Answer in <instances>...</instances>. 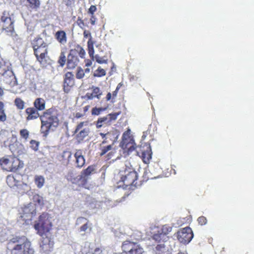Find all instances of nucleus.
Wrapping results in <instances>:
<instances>
[{"label": "nucleus", "mask_w": 254, "mask_h": 254, "mask_svg": "<svg viewBox=\"0 0 254 254\" xmlns=\"http://www.w3.org/2000/svg\"><path fill=\"white\" fill-rule=\"evenodd\" d=\"M7 248L11 250L12 254H34L31 243L25 236L16 237L10 239Z\"/></svg>", "instance_id": "f257e3e1"}, {"label": "nucleus", "mask_w": 254, "mask_h": 254, "mask_svg": "<svg viewBox=\"0 0 254 254\" xmlns=\"http://www.w3.org/2000/svg\"><path fill=\"white\" fill-rule=\"evenodd\" d=\"M27 113H30L27 117L28 120H33L40 117L42 125L45 126L48 130H54L59 125L58 118L52 115V112H43V115H40L39 112Z\"/></svg>", "instance_id": "f03ea898"}, {"label": "nucleus", "mask_w": 254, "mask_h": 254, "mask_svg": "<svg viewBox=\"0 0 254 254\" xmlns=\"http://www.w3.org/2000/svg\"><path fill=\"white\" fill-rule=\"evenodd\" d=\"M0 74H1V81L5 84L14 86L17 84L16 77L12 70L11 65L8 64L0 65Z\"/></svg>", "instance_id": "7ed1b4c3"}, {"label": "nucleus", "mask_w": 254, "mask_h": 254, "mask_svg": "<svg viewBox=\"0 0 254 254\" xmlns=\"http://www.w3.org/2000/svg\"><path fill=\"white\" fill-rule=\"evenodd\" d=\"M51 222L47 213H43L39 216L38 221L34 225L35 229L37 230L40 235H46L51 228Z\"/></svg>", "instance_id": "20e7f679"}, {"label": "nucleus", "mask_w": 254, "mask_h": 254, "mask_svg": "<svg viewBox=\"0 0 254 254\" xmlns=\"http://www.w3.org/2000/svg\"><path fill=\"white\" fill-rule=\"evenodd\" d=\"M121 181L126 186L132 185L137 180V173L134 170L126 166V168L120 172Z\"/></svg>", "instance_id": "39448f33"}, {"label": "nucleus", "mask_w": 254, "mask_h": 254, "mask_svg": "<svg viewBox=\"0 0 254 254\" xmlns=\"http://www.w3.org/2000/svg\"><path fill=\"white\" fill-rule=\"evenodd\" d=\"M177 237L179 242L182 244H188L193 237V234L190 227L182 228L177 232Z\"/></svg>", "instance_id": "423d86ee"}, {"label": "nucleus", "mask_w": 254, "mask_h": 254, "mask_svg": "<svg viewBox=\"0 0 254 254\" xmlns=\"http://www.w3.org/2000/svg\"><path fill=\"white\" fill-rule=\"evenodd\" d=\"M1 20L3 23V30L7 35L14 36L15 35L13 26L14 20L11 19V17L5 15V13H3V15L1 16Z\"/></svg>", "instance_id": "0eeeda50"}, {"label": "nucleus", "mask_w": 254, "mask_h": 254, "mask_svg": "<svg viewBox=\"0 0 254 254\" xmlns=\"http://www.w3.org/2000/svg\"><path fill=\"white\" fill-rule=\"evenodd\" d=\"M11 142L9 145V148L11 152L14 155H20L26 152L24 145L17 140L16 137L13 135L11 138Z\"/></svg>", "instance_id": "6e6552de"}, {"label": "nucleus", "mask_w": 254, "mask_h": 254, "mask_svg": "<svg viewBox=\"0 0 254 254\" xmlns=\"http://www.w3.org/2000/svg\"><path fill=\"white\" fill-rule=\"evenodd\" d=\"M47 46L48 45L46 44L39 48L36 47V49L34 50V55H35L37 61L40 62V64L43 66H46Z\"/></svg>", "instance_id": "1a4fd4ad"}, {"label": "nucleus", "mask_w": 254, "mask_h": 254, "mask_svg": "<svg viewBox=\"0 0 254 254\" xmlns=\"http://www.w3.org/2000/svg\"><path fill=\"white\" fill-rule=\"evenodd\" d=\"M77 52L75 50H71L67 56V66L69 69H73L77 66L79 59L77 56Z\"/></svg>", "instance_id": "9d476101"}, {"label": "nucleus", "mask_w": 254, "mask_h": 254, "mask_svg": "<svg viewBox=\"0 0 254 254\" xmlns=\"http://www.w3.org/2000/svg\"><path fill=\"white\" fill-rule=\"evenodd\" d=\"M119 113L110 114L105 117L100 118L98 119L96 123V126L97 128H100L104 124H109L111 121L116 120Z\"/></svg>", "instance_id": "9b49d317"}, {"label": "nucleus", "mask_w": 254, "mask_h": 254, "mask_svg": "<svg viewBox=\"0 0 254 254\" xmlns=\"http://www.w3.org/2000/svg\"><path fill=\"white\" fill-rule=\"evenodd\" d=\"M23 163L18 158H12L10 166L5 169L9 171L15 172L18 169L23 168Z\"/></svg>", "instance_id": "f8f14e48"}, {"label": "nucleus", "mask_w": 254, "mask_h": 254, "mask_svg": "<svg viewBox=\"0 0 254 254\" xmlns=\"http://www.w3.org/2000/svg\"><path fill=\"white\" fill-rule=\"evenodd\" d=\"M92 89H93L92 93H87L86 94V96L87 98L90 100L93 99L95 97L100 99L102 95V92L100 88L97 87L92 86Z\"/></svg>", "instance_id": "ddd939ff"}, {"label": "nucleus", "mask_w": 254, "mask_h": 254, "mask_svg": "<svg viewBox=\"0 0 254 254\" xmlns=\"http://www.w3.org/2000/svg\"><path fill=\"white\" fill-rule=\"evenodd\" d=\"M35 212V209L33 205L31 203L25 206L23 209V215L22 216L25 219L26 217H29L30 219L32 217Z\"/></svg>", "instance_id": "4468645a"}, {"label": "nucleus", "mask_w": 254, "mask_h": 254, "mask_svg": "<svg viewBox=\"0 0 254 254\" xmlns=\"http://www.w3.org/2000/svg\"><path fill=\"white\" fill-rule=\"evenodd\" d=\"M141 158L144 163L148 164L152 158V152L150 146H148L145 151L142 152Z\"/></svg>", "instance_id": "2eb2a0df"}, {"label": "nucleus", "mask_w": 254, "mask_h": 254, "mask_svg": "<svg viewBox=\"0 0 254 254\" xmlns=\"http://www.w3.org/2000/svg\"><path fill=\"white\" fill-rule=\"evenodd\" d=\"M55 37L57 41L61 44L64 45L66 43V33L63 30L57 31L56 33Z\"/></svg>", "instance_id": "dca6fc26"}, {"label": "nucleus", "mask_w": 254, "mask_h": 254, "mask_svg": "<svg viewBox=\"0 0 254 254\" xmlns=\"http://www.w3.org/2000/svg\"><path fill=\"white\" fill-rule=\"evenodd\" d=\"M74 157L76 158V164L77 167H81L85 164V159L82 155L80 150H78L74 154Z\"/></svg>", "instance_id": "f3484780"}, {"label": "nucleus", "mask_w": 254, "mask_h": 254, "mask_svg": "<svg viewBox=\"0 0 254 254\" xmlns=\"http://www.w3.org/2000/svg\"><path fill=\"white\" fill-rule=\"evenodd\" d=\"M74 84V75L71 72H67L65 74L64 86H72Z\"/></svg>", "instance_id": "a211bd4d"}, {"label": "nucleus", "mask_w": 254, "mask_h": 254, "mask_svg": "<svg viewBox=\"0 0 254 254\" xmlns=\"http://www.w3.org/2000/svg\"><path fill=\"white\" fill-rule=\"evenodd\" d=\"M81 179L82 175H77L73 171L69 172L67 175V179L73 184L77 183Z\"/></svg>", "instance_id": "6ab92c4d"}, {"label": "nucleus", "mask_w": 254, "mask_h": 254, "mask_svg": "<svg viewBox=\"0 0 254 254\" xmlns=\"http://www.w3.org/2000/svg\"><path fill=\"white\" fill-rule=\"evenodd\" d=\"M34 107L39 111H42L45 108V101L44 99L37 98L34 102Z\"/></svg>", "instance_id": "aec40b11"}, {"label": "nucleus", "mask_w": 254, "mask_h": 254, "mask_svg": "<svg viewBox=\"0 0 254 254\" xmlns=\"http://www.w3.org/2000/svg\"><path fill=\"white\" fill-rule=\"evenodd\" d=\"M32 48H33V50L36 49V47L39 48L42 46H44L47 43L44 42V40L42 38L40 37H37L35 38L32 42L31 43Z\"/></svg>", "instance_id": "412c9836"}, {"label": "nucleus", "mask_w": 254, "mask_h": 254, "mask_svg": "<svg viewBox=\"0 0 254 254\" xmlns=\"http://www.w3.org/2000/svg\"><path fill=\"white\" fill-rule=\"evenodd\" d=\"M153 240L157 242H160L161 241H165L167 240V237L165 236L160 230L158 231L157 233L154 234L152 237Z\"/></svg>", "instance_id": "4be33fe9"}, {"label": "nucleus", "mask_w": 254, "mask_h": 254, "mask_svg": "<svg viewBox=\"0 0 254 254\" xmlns=\"http://www.w3.org/2000/svg\"><path fill=\"white\" fill-rule=\"evenodd\" d=\"M89 129L84 128L79 131V132L76 134L77 139L79 141H82L86 136L88 135Z\"/></svg>", "instance_id": "5701e85b"}, {"label": "nucleus", "mask_w": 254, "mask_h": 254, "mask_svg": "<svg viewBox=\"0 0 254 254\" xmlns=\"http://www.w3.org/2000/svg\"><path fill=\"white\" fill-rule=\"evenodd\" d=\"M94 42L91 39H89L87 42L88 54L90 57L94 60L95 56H94Z\"/></svg>", "instance_id": "b1692460"}, {"label": "nucleus", "mask_w": 254, "mask_h": 254, "mask_svg": "<svg viewBox=\"0 0 254 254\" xmlns=\"http://www.w3.org/2000/svg\"><path fill=\"white\" fill-rule=\"evenodd\" d=\"M135 245V244L130 242H126L123 244L122 248L126 252L130 254V250L133 249L132 247H134Z\"/></svg>", "instance_id": "393cba45"}, {"label": "nucleus", "mask_w": 254, "mask_h": 254, "mask_svg": "<svg viewBox=\"0 0 254 254\" xmlns=\"http://www.w3.org/2000/svg\"><path fill=\"white\" fill-rule=\"evenodd\" d=\"M148 168L150 173L154 175H156L159 170V164L157 163H154L153 165H151L150 166H148Z\"/></svg>", "instance_id": "a878e982"}, {"label": "nucleus", "mask_w": 254, "mask_h": 254, "mask_svg": "<svg viewBox=\"0 0 254 254\" xmlns=\"http://www.w3.org/2000/svg\"><path fill=\"white\" fill-rule=\"evenodd\" d=\"M95 172L94 168L93 166H89L86 169H85L81 175H82L83 177H87L91 174Z\"/></svg>", "instance_id": "bb28decb"}, {"label": "nucleus", "mask_w": 254, "mask_h": 254, "mask_svg": "<svg viewBox=\"0 0 254 254\" xmlns=\"http://www.w3.org/2000/svg\"><path fill=\"white\" fill-rule=\"evenodd\" d=\"M133 249L130 250V254H142L143 252V249L137 245H135Z\"/></svg>", "instance_id": "cd10ccee"}, {"label": "nucleus", "mask_w": 254, "mask_h": 254, "mask_svg": "<svg viewBox=\"0 0 254 254\" xmlns=\"http://www.w3.org/2000/svg\"><path fill=\"white\" fill-rule=\"evenodd\" d=\"M27 1L29 3V6L32 8H38L40 4L39 0H27Z\"/></svg>", "instance_id": "c85d7f7f"}, {"label": "nucleus", "mask_w": 254, "mask_h": 254, "mask_svg": "<svg viewBox=\"0 0 254 254\" xmlns=\"http://www.w3.org/2000/svg\"><path fill=\"white\" fill-rule=\"evenodd\" d=\"M14 103L18 109H23L24 106V102L21 99L16 98L14 101Z\"/></svg>", "instance_id": "c756f323"}, {"label": "nucleus", "mask_w": 254, "mask_h": 254, "mask_svg": "<svg viewBox=\"0 0 254 254\" xmlns=\"http://www.w3.org/2000/svg\"><path fill=\"white\" fill-rule=\"evenodd\" d=\"M6 182L8 186L12 187L16 185L15 179L13 176H8L6 178Z\"/></svg>", "instance_id": "7c9ffc66"}, {"label": "nucleus", "mask_w": 254, "mask_h": 254, "mask_svg": "<svg viewBox=\"0 0 254 254\" xmlns=\"http://www.w3.org/2000/svg\"><path fill=\"white\" fill-rule=\"evenodd\" d=\"M105 70L101 67H98V69L96 70L95 72L94 73V76L96 77H101L102 76L105 75Z\"/></svg>", "instance_id": "2f4dec72"}, {"label": "nucleus", "mask_w": 254, "mask_h": 254, "mask_svg": "<svg viewBox=\"0 0 254 254\" xmlns=\"http://www.w3.org/2000/svg\"><path fill=\"white\" fill-rule=\"evenodd\" d=\"M66 57L65 56L64 53V52H62L60 54L58 63L60 65L63 67L64 65Z\"/></svg>", "instance_id": "473e14b6"}, {"label": "nucleus", "mask_w": 254, "mask_h": 254, "mask_svg": "<svg viewBox=\"0 0 254 254\" xmlns=\"http://www.w3.org/2000/svg\"><path fill=\"white\" fill-rule=\"evenodd\" d=\"M35 181L38 187L40 188L43 187L44 185V179L41 176L38 177L36 179Z\"/></svg>", "instance_id": "72a5a7b5"}, {"label": "nucleus", "mask_w": 254, "mask_h": 254, "mask_svg": "<svg viewBox=\"0 0 254 254\" xmlns=\"http://www.w3.org/2000/svg\"><path fill=\"white\" fill-rule=\"evenodd\" d=\"M31 148L34 151H37L39 145V142L34 140H31L30 141Z\"/></svg>", "instance_id": "f704fd0d"}, {"label": "nucleus", "mask_w": 254, "mask_h": 254, "mask_svg": "<svg viewBox=\"0 0 254 254\" xmlns=\"http://www.w3.org/2000/svg\"><path fill=\"white\" fill-rule=\"evenodd\" d=\"M105 57H103V58H101L98 55H96L94 57V59H95V60L96 61V62L100 64H107V59H104Z\"/></svg>", "instance_id": "c9c22d12"}, {"label": "nucleus", "mask_w": 254, "mask_h": 254, "mask_svg": "<svg viewBox=\"0 0 254 254\" xmlns=\"http://www.w3.org/2000/svg\"><path fill=\"white\" fill-rule=\"evenodd\" d=\"M85 75L84 70L81 67L77 68V71L76 73V78L78 79H81L84 77Z\"/></svg>", "instance_id": "e433bc0d"}, {"label": "nucleus", "mask_w": 254, "mask_h": 254, "mask_svg": "<svg viewBox=\"0 0 254 254\" xmlns=\"http://www.w3.org/2000/svg\"><path fill=\"white\" fill-rule=\"evenodd\" d=\"M198 224L201 226L205 225L207 222L206 218L203 216H200L197 219Z\"/></svg>", "instance_id": "4c0bfd02"}, {"label": "nucleus", "mask_w": 254, "mask_h": 254, "mask_svg": "<svg viewBox=\"0 0 254 254\" xmlns=\"http://www.w3.org/2000/svg\"><path fill=\"white\" fill-rule=\"evenodd\" d=\"M20 135L26 140L29 136V131L26 129H22L20 131Z\"/></svg>", "instance_id": "58836bf2"}, {"label": "nucleus", "mask_w": 254, "mask_h": 254, "mask_svg": "<svg viewBox=\"0 0 254 254\" xmlns=\"http://www.w3.org/2000/svg\"><path fill=\"white\" fill-rule=\"evenodd\" d=\"M171 230L172 228L171 227L167 226H164L160 230V231L166 236V235L168 233V232H171Z\"/></svg>", "instance_id": "ea45409f"}, {"label": "nucleus", "mask_w": 254, "mask_h": 254, "mask_svg": "<svg viewBox=\"0 0 254 254\" xmlns=\"http://www.w3.org/2000/svg\"><path fill=\"white\" fill-rule=\"evenodd\" d=\"M112 148V146L111 145H109L107 146V147H104L102 149V152L100 153L101 156H103L104 154H105L108 151L110 150Z\"/></svg>", "instance_id": "a19ab883"}, {"label": "nucleus", "mask_w": 254, "mask_h": 254, "mask_svg": "<svg viewBox=\"0 0 254 254\" xmlns=\"http://www.w3.org/2000/svg\"><path fill=\"white\" fill-rule=\"evenodd\" d=\"M75 50L77 51V53L79 54V55L81 58H83L84 57V56L85 54V52L84 50L82 47H79L77 48V50Z\"/></svg>", "instance_id": "79ce46f5"}, {"label": "nucleus", "mask_w": 254, "mask_h": 254, "mask_svg": "<svg viewBox=\"0 0 254 254\" xmlns=\"http://www.w3.org/2000/svg\"><path fill=\"white\" fill-rule=\"evenodd\" d=\"M34 199L35 201L37 202L39 205L44 204L43 198L39 195L35 196Z\"/></svg>", "instance_id": "37998d69"}, {"label": "nucleus", "mask_w": 254, "mask_h": 254, "mask_svg": "<svg viewBox=\"0 0 254 254\" xmlns=\"http://www.w3.org/2000/svg\"><path fill=\"white\" fill-rule=\"evenodd\" d=\"M0 161L1 162V165H5L7 166V168H8L10 164L11 159L5 158L1 160Z\"/></svg>", "instance_id": "c03bdc74"}, {"label": "nucleus", "mask_w": 254, "mask_h": 254, "mask_svg": "<svg viewBox=\"0 0 254 254\" xmlns=\"http://www.w3.org/2000/svg\"><path fill=\"white\" fill-rule=\"evenodd\" d=\"M84 123H87V122H81L78 126L76 127V128L74 132V134L77 133L78 131H79L83 127Z\"/></svg>", "instance_id": "a18cd8bd"}, {"label": "nucleus", "mask_w": 254, "mask_h": 254, "mask_svg": "<svg viewBox=\"0 0 254 254\" xmlns=\"http://www.w3.org/2000/svg\"><path fill=\"white\" fill-rule=\"evenodd\" d=\"M96 10V7L95 5H92L89 10H88V12L93 14L94 13V12Z\"/></svg>", "instance_id": "49530a36"}, {"label": "nucleus", "mask_w": 254, "mask_h": 254, "mask_svg": "<svg viewBox=\"0 0 254 254\" xmlns=\"http://www.w3.org/2000/svg\"><path fill=\"white\" fill-rule=\"evenodd\" d=\"M6 116L4 112H0V121L4 122L6 120Z\"/></svg>", "instance_id": "de8ad7c7"}, {"label": "nucleus", "mask_w": 254, "mask_h": 254, "mask_svg": "<svg viewBox=\"0 0 254 254\" xmlns=\"http://www.w3.org/2000/svg\"><path fill=\"white\" fill-rule=\"evenodd\" d=\"M83 35L84 37L87 38V37H89V39H91L92 40V36L91 35V33L87 31H84L83 32Z\"/></svg>", "instance_id": "09e8293b"}, {"label": "nucleus", "mask_w": 254, "mask_h": 254, "mask_svg": "<svg viewBox=\"0 0 254 254\" xmlns=\"http://www.w3.org/2000/svg\"><path fill=\"white\" fill-rule=\"evenodd\" d=\"M88 229V226L87 222H86L84 225H83L80 228V231L82 232H85Z\"/></svg>", "instance_id": "8fccbe9b"}, {"label": "nucleus", "mask_w": 254, "mask_h": 254, "mask_svg": "<svg viewBox=\"0 0 254 254\" xmlns=\"http://www.w3.org/2000/svg\"><path fill=\"white\" fill-rule=\"evenodd\" d=\"M93 254H102V251L99 248H96L94 250Z\"/></svg>", "instance_id": "3c124183"}, {"label": "nucleus", "mask_w": 254, "mask_h": 254, "mask_svg": "<svg viewBox=\"0 0 254 254\" xmlns=\"http://www.w3.org/2000/svg\"><path fill=\"white\" fill-rule=\"evenodd\" d=\"M106 100H107V101H109V100H110L111 99H112V94H111V93H110V92H109V93L107 94V96H106Z\"/></svg>", "instance_id": "603ef678"}, {"label": "nucleus", "mask_w": 254, "mask_h": 254, "mask_svg": "<svg viewBox=\"0 0 254 254\" xmlns=\"http://www.w3.org/2000/svg\"><path fill=\"white\" fill-rule=\"evenodd\" d=\"M118 90H117L116 89L113 92V97H112V102H113V100L116 97L117 93H118Z\"/></svg>", "instance_id": "864d4df0"}, {"label": "nucleus", "mask_w": 254, "mask_h": 254, "mask_svg": "<svg viewBox=\"0 0 254 254\" xmlns=\"http://www.w3.org/2000/svg\"><path fill=\"white\" fill-rule=\"evenodd\" d=\"M84 115V114H81L79 112H77V113H76V114L75 115V117L78 119L81 117H83Z\"/></svg>", "instance_id": "5fc2aeb1"}, {"label": "nucleus", "mask_w": 254, "mask_h": 254, "mask_svg": "<svg viewBox=\"0 0 254 254\" xmlns=\"http://www.w3.org/2000/svg\"><path fill=\"white\" fill-rule=\"evenodd\" d=\"M100 135L102 136V137L103 138H106V136L110 135V133H109V132H108L106 134H104L103 133L101 132V133H100Z\"/></svg>", "instance_id": "6e6d98bb"}, {"label": "nucleus", "mask_w": 254, "mask_h": 254, "mask_svg": "<svg viewBox=\"0 0 254 254\" xmlns=\"http://www.w3.org/2000/svg\"><path fill=\"white\" fill-rule=\"evenodd\" d=\"M86 219L83 217L78 218L77 221L78 222H82V221H86Z\"/></svg>", "instance_id": "4d7b16f0"}, {"label": "nucleus", "mask_w": 254, "mask_h": 254, "mask_svg": "<svg viewBox=\"0 0 254 254\" xmlns=\"http://www.w3.org/2000/svg\"><path fill=\"white\" fill-rule=\"evenodd\" d=\"M0 111H4V104L2 102H0Z\"/></svg>", "instance_id": "13d9d810"}, {"label": "nucleus", "mask_w": 254, "mask_h": 254, "mask_svg": "<svg viewBox=\"0 0 254 254\" xmlns=\"http://www.w3.org/2000/svg\"><path fill=\"white\" fill-rule=\"evenodd\" d=\"M122 85V84L121 83H120L116 87V90H118L120 89V87H121V86Z\"/></svg>", "instance_id": "bf43d9fd"}, {"label": "nucleus", "mask_w": 254, "mask_h": 254, "mask_svg": "<svg viewBox=\"0 0 254 254\" xmlns=\"http://www.w3.org/2000/svg\"><path fill=\"white\" fill-rule=\"evenodd\" d=\"M3 95V91L0 87V98Z\"/></svg>", "instance_id": "052dcab7"}, {"label": "nucleus", "mask_w": 254, "mask_h": 254, "mask_svg": "<svg viewBox=\"0 0 254 254\" xmlns=\"http://www.w3.org/2000/svg\"><path fill=\"white\" fill-rule=\"evenodd\" d=\"M101 109H96V108H93L91 111H93V112H94V111H101Z\"/></svg>", "instance_id": "680f3d73"}, {"label": "nucleus", "mask_w": 254, "mask_h": 254, "mask_svg": "<svg viewBox=\"0 0 254 254\" xmlns=\"http://www.w3.org/2000/svg\"><path fill=\"white\" fill-rule=\"evenodd\" d=\"M25 111H35L33 108H27Z\"/></svg>", "instance_id": "e2e57ef3"}, {"label": "nucleus", "mask_w": 254, "mask_h": 254, "mask_svg": "<svg viewBox=\"0 0 254 254\" xmlns=\"http://www.w3.org/2000/svg\"><path fill=\"white\" fill-rule=\"evenodd\" d=\"M92 64V62L91 61H89L88 62H87L86 64V66H91Z\"/></svg>", "instance_id": "0e129e2a"}, {"label": "nucleus", "mask_w": 254, "mask_h": 254, "mask_svg": "<svg viewBox=\"0 0 254 254\" xmlns=\"http://www.w3.org/2000/svg\"><path fill=\"white\" fill-rule=\"evenodd\" d=\"M85 73H89L90 72V69L88 68H87L85 69V71H84Z\"/></svg>", "instance_id": "69168bd1"}, {"label": "nucleus", "mask_w": 254, "mask_h": 254, "mask_svg": "<svg viewBox=\"0 0 254 254\" xmlns=\"http://www.w3.org/2000/svg\"><path fill=\"white\" fill-rule=\"evenodd\" d=\"M105 139L102 142V144H105V143H106L107 142V141H106V139L107 138H104Z\"/></svg>", "instance_id": "338daca9"}, {"label": "nucleus", "mask_w": 254, "mask_h": 254, "mask_svg": "<svg viewBox=\"0 0 254 254\" xmlns=\"http://www.w3.org/2000/svg\"><path fill=\"white\" fill-rule=\"evenodd\" d=\"M93 114H95V115H98L99 113L100 112H92Z\"/></svg>", "instance_id": "774afa93"}]
</instances>
